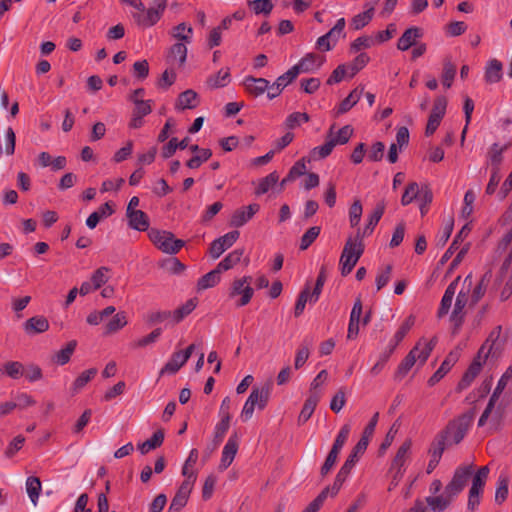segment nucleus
I'll list each match as a JSON object with an SVG mask.
<instances>
[{
    "label": "nucleus",
    "instance_id": "obj_25",
    "mask_svg": "<svg viewBox=\"0 0 512 512\" xmlns=\"http://www.w3.org/2000/svg\"><path fill=\"white\" fill-rule=\"evenodd\" d=\"M411 448V442L405 441L398 449L393 461L392 469L396 470L395 478L401 477L403 474L402 468L404 467L406 460L408 459L409 450Z\"/></svg>",
    "mask_w": 512,
    "mask_h": 512
},
{
    "label": "nucleus",
    "instance_id": "obj_7",
    "mask_svg": "<svg viewBox=\"0 0 512 512\" xmlns=\"http://www.w3.org/2000/svg\"><path fill=\"white\" fill-rule=\"evenodd\" d=\"M250 280V277L244 276L232 282L228 296L230 299H235L239 296V299L235 302L236 307L245 306L251 301L254 289L250 286Z\"/></svg>",
    "mask_w": 512,
    "mask_h": 512
},
{
    "label": "nucleus",
    "instance_id": "obj_61",
    "mask_svg": "<svg viewBox=\"0 0 512 512\" xmlns=\"http://www.w3.org/2000/svg\"><path fill=\"white\" fill-rule=\"evenodd\" d=\"M508 496V479L507 477L500 476L497 483L495 492V501L502 503L507 499Z\"/></svg>",
    "mask_w": 512,
    "mask_h": 512
},
{
    "label": "nucleus",
    "instance_id": "obj_13",
    "mask_svg": "<svg viewBox=\"0 0 512 512\" xmlns=\"http://www.w3.org/2000/svg\"><path fill=\"white\" fill-rule=\"evenodd\" d=\"M297 78L296 68H290L287 72L280 75L273 84L269 83V92L267 97L272 100L276 98L282 90Z\"/></svg>",
    "mask_w": 512,
    "mask_h": 512
},
{
    "label": "nucleus",
    "instance_id": "obj_58",
    "mask_svg": "<svg viewBox=\"0 0 512 512\" xmlns=\"http://www.w3.org/2000/svg\"><path fill=\"white\" fill-rule=\"evenodd\" d=\"M212 155L210 149L199 150V153L187 161V166L191 169H196L206 162Z\"/></svg>",
    "mask_w": 512,
    "mask_h": 512
},
{
    "label": "nucleus",
    "instance_id": "obj_28",
    "mask_svg": "<svg viewBox=\"0 0 512 512\" xmlns=\"http://www.w3.org/2000/svg\"><path fill=\"white\" fill-rule=\"evenodd\" d=\"M378 418H379V413L376 412L373 415V417L371 418V420L368 423V425L365 427V429L363 431V434H362V437L360 438V440L356 444V450L357 451H365L367 449L369 441H370L371 437L374 434V431H375V428H376V425H377V422H378Z\"/></svg>",
    "mask_w": 512,
    "mask_h": 512
},
{
    "label": "nucleus",
    "instance_id": "obj_55",
    "mask_svg": "<svg viewBox=\"0 0 512 512\" xmlns=\"http://www.w3.org/2000/svg\"><path fill=\"white\" fill-rule=\"evenodd\" d=\"M197 306V302L195 299L188 300L185 304H183L181 307L177 308L173 312V317L175 322H180L184 317L189 315Z\"/></svg>",
    "mask_w": 512,
    "mask_h": 512
},
{
    "label": "nucleus",
    "instance_id": "obj_8",
    "mask_svg": "<svg viewBox=\"0 0 512 512\" xmlns=\"http://www.w3.org/2000/svg\"><path fill=\"white\" fill-rule=\"evenodd\" d=\"M165 8L166 0H155L144 13L135 15L136 21L142 26L151 27L160 20Z\"/></svg>",
    "mask_w": 512,
    "mask_h": 512
},
{
    "label": "nucleus",
    "instance_id": "obj_37",
    "mask_svg": "<svg viewBox=\"0 0 512 512\" xmlns=\"http://www.w3.org/2000/svg\"><path fill=\"white\" fill-rule=\"evenodd\" d=\"M26 492L34 506L37 505L41 492V482L38 477L30 476L26 480Z\"/></svg>",
    "mask_w": 512,
    "mask_h": 512
},
{
    "label": "nucleus",
    "instance_id": "obj_60",
    "mask_svg": "<svg viewBox=\"0 0 512 512\" xmlns=\"http://www.w3.org/2000/svg\"><path fill=\"white\" fill-rule=\"evenodd\" d=\"M351 432V426L350 424H345L340 429L339 433L336 436V439L334 441V444L331 449L340 452L344 444L346 443L349 434Z\"/></svg>",
    "mask_w": 512,
    "mask_h": 512
},
{
    "label": "nucleus",
    "instance_id": "obj_1",
    "mask_svg": "<svg viewBox=\"0 0 512 512\" xmlns=\"http://www.w3.org/2000/svg\"><path fill=\"white\" fill-rule=\"evenodd\" d=\"M435 344L436 338H433L430 341H427L424 338L420 339L415 347L408 353V355L399 365L396 374L397 377L405 376L417 361H419L420 365H423L428 359Z\"/></svg>",
    "mask_w": 512,
    "mask_h": 512
},
{
    "label": "nucleus",
    "instance_id": "obj_52",
    "mask_svg": "<svg viewBox=\"0 0 512 512\" xmlns=\"http://www.w3.org/2000/svg\"><path fill=\"white\" fill-rule=\"evenodd\" d=\"M76 341H70L65 348L61 349L60 351H58L56 354H55V361L59 364V365H64L66 364L69 360H70V357L71 355L73 354L75 348H76Z\"/></svg>",
    "mask_w": 512,
    "mask_h": 512
},
{
    "label": "nucleus",
    "instance_id": "obj_9",
    "mask_svg": "<svg viewBox=\"0 0 512 512\" xmlns=\"http://www.w3.org/2000/svg\"><path fill=\"white\" fill-rule=\"evenodd\" d=\"M365 451H357L356 446L353 448L351 454L348 456L347 460L337 473L334 483L332 485V495L335 496L341 489L343 483L345 482L347 476L351 472L355 463L358 461L359 456L362 455Z\"/></svg>",
    "mask_w": 512,
    "mask_h": 512
},
{
    "label": "nucleus",
    "instance_id": "obj_12",
    "mask_svg": "<svg viewBox=\"0 0 512 512\" xmlns=\"http://www.w3.org/2000/svg\"><path fill=\"white\" fill-rule=\"evenodd\" d=\"M239 238L238 231H231L227 234L217 238L210 245V255L213 259H217L224 253L227 249H229Z\"/></svg>",
    "mask_w": 512,
    "mask_h": 512
},
{
    "label": "nucleus",
    "instance_id": "obj_11",
    "mask_svg": "<svg viewBox=\"0 0 512 512\" xmlns=\"http://www.w3.org/2000/svg\"><path fill=\"white\" fill-rule=\"evenodd\" d=\"M473 466L463 465L455 470L454 476L450 483L445 487L448 493L457 496L466 486L469 478L472 475Z\"/></svg>",
    "mask_w": 512,
    "mask_h": 512
},
{
    "label": "nucleus",
    "instance_id": "obj_22",
    "mask_svg": "<svg viewBox=\"0 0 512 512\" xmlns=\"http://www.w3.org/2000/svg\"><path fill=\"white\" fill-rule=\"evenodd\" d=\"M495 403H496V393H493L489 399V402H488L485 410L483 411L482 415L479 418V421H478L479 427L484 426L487 423V420L490 418L489 429L490 430L497 429V425H498V421H499V414L498 413L492 414Z\"/></svg>",
    "mask_w": 512,
    "mask_h": 512
},
{
    "label": "nucleus",
    "instance_id": "obj_50",
    "mask_svg": "<svg viewBox=\"0 0 512 512\" xmlns=\"http://www.w3.org/2000/svg\"><path fill=\"white\" fill-rule=\"evenodd\" d=\"M169 57L173 61L177 60L179 62V65H183L187 57L186 45L182 42L175 43L170 49Z\"/></svg>",
    "mask_w": 512,
    "mask_h": 512
},
{
    "label": "nucleus",
    "instance_id": "obj_30",
    "mask_svg": "<svg viewBox=\"0 0 512 512\" xmlns=\"http://www.w3.org/2000/svg\"><path fill=\"white\" fill-rule=\"evenodd\" d=\"M502 63L497 59L488 61L485 69V80L488 83H497L502 79Z\"/></svg>",
    "mask_w": 512,
    "mask_h": 512
},
{
    "label": "nucleus",
    "instance_id": "obj_17",
    "mask_svg": "<svg viewBox=\"0 0 512 512\" xmlns=\"http://www.w3.org/2000/svg\"><path fill=\"white\" fill-rule=\"evenodd\" d=\"M445 450V437L441 435L435 439L430 448V460L427 466V473L430 474L434 471L440 462L442 454Z\"/></svg>",
    "mask_w": 512,
    "mask_h": 512
},
{
    "label": "nucleus",
    "instance_id": "obj_33",
    "mask_svg": "<svg viewBox=\"0 0 512 512\" xmlns=\"http://www.w3.org/2000/svg\"><path fill=\"white\" fill-rule=\"evenodd\" d=\"M129 224L133 229L145 231L149 227V219L146 213L141 210L127 214Z\"/></svg>",
    "mask_w": 512,
    "mask_h": 512
},
{
    "label": "nucleus",
    "instance_id": "obj_38",
    "mask_svg": "<svg viewBox=\"0 0 512 512\" xmlns=\"http://www.w3.org/2000/svg\"><path fill=\"white\" fill-rule=\"evenodd\" d=\"M489 475L488 466H482L474 475L472 485L469 491L482 493L484 485Z\"/></svg>",
    "mask_w": 512,
    "mask_h": 512
},
{
    "label": "nucleus",
    "instance_id": "obj_36",
    "mask_svg": "<svg viewBox=\"0 0 512 512\" xmlns=\"http://www.w3.org/2000/svg\"><path fill=\"white\" fill-rule=\"evenodd\" d=\"M164 440V432L162 430L156 431L153 436L138 445V449L142 454H146L149 451L162 445Z\"/></svg>",
    "mask_w": 512,
    "mask_h": 512
},
{
    "label": "nucleus",
    "instance_id": "obj_48",
    "mask_svg": "<svg viewBox=\"0 0 512 512\" xmlns=\"http://www.w3.org/2000/svg\"><path fill=\"white\" fill-rule=\"evenodd\" d=\"M193 29L185 23L177 25L172 32V36L185 43H190L192 39Z\"/></svg>",
    "mask_w": 512,
    "mask_h": 512
},
{
    "label": "nucleus",
    "instance_id": "obj_27",
    "mask_svg": "<svg viewBox=\"0 0 512 512\" xmlns=\"http://www.w3.org/2000/svg\"><path fill=\"white\" fill-rule=\"evenodd\" d=\"M320 400V395L317 392H312L309 397L306 399L303 408L299 414L298 422L300 424L307 422L312 416L318 402Z\"/></svg>",
    "mask_w": 512,
    "mask_h": 512
},
{
    "label": "nucleus",
    "instance_id": "obj_21",
    "mask_svg": "<svg viewBox=\"0 0 512 512\" xmlns=\"http://www.w3.org/2000/svg\"><path fill=\"white\" fill-rule=\"evenodd\" d=\"M270 393L271 384L269 382L265 383L261 387L254 386L248 397V400H252V403L255 406H257L259 409H263L268 402Z\"/></svg>",
    "mask_w": 512,
    "mask_h": 512
},
{
    "label": "nucleus",
    "instance_id": "obj_41",
    "mask_svg": "<svg viewBox=\"0 0 512 512\" xmlns=\"http://www.w3.org/2000/svg\"><path fill=\"white\" fill-rule=\"evenodd\" d=\"M489 281H490V276L487 273L484 274L472 291L471 305H475L476 303H478L481 300V298L486 293Z\"/></svg>",
    "mask_w": 512,
    "mask_h": 512
},
{
    "label": "nucleus",
    "instance_id": "obj_49",
    "mask_svg": "<svg viewBox=\"0 0 512 512\" xmlns=\"http://www.w3.org/2000/svg\"><path fill=\"white\" fill-rule=\"evenodd\" d=\"M499 249L507 251L508 253L503 263V269H508L512 263V228L500 242Z\"/></svg>",
    "mask_w": 512,
    "mask_h": 512
},
{
    "label": "nucleus",
    "instance_id": "obj_56",
    "mask_svg": "<svg viewBox=\"0 0 512 512\" xmlns=\"http://www.w3.org/2000/svg\"><path fill=\"white\" fill-rule=\"evenodd\" d=\"M319 234H320V227L313 226V227L309 228L301 237L300 249L306 250L315 241V239L319 236Z\"/></svg>",
    "mask_w": 512,
    "mask_h": 512
},
{
    "label": "nucleus",
    "instance_id": "obj_34",
    "mask_svg": "<svg viewBox=\"0 0 512 512\" xmlns=\"http://www.w3.org/2000/svg\"><path fill=\"white\" fill-rule=\"evenodd\" d=\"M363 88H355L350 92V94L340 103L338 107V113L343 114L349 111L357 102L360 100L363 95Z\"/></svg>",
    "mask_w": 512,
    "mask_h": 512
},
{
    "label": "nucleus",
    "instance_id": "obj_5",
    "mask_svg": "<svg viewBox=\"0 0 512 512\" xmlns=\"http://www.w3.org/2000/svg\"><path fill=\"white\" fill-rule=\"evenodd\" d=\"M149 237L158 249L167 254H176L184 246V241L175 239L168 231L151 230Z\"/></svg>",
    "mask_w": 512,
    "mask_h": 512
},
{
    "label": "nucleus",
    "instance_id": "obj_47",
    "mask_svg": "<svg viewBox=\"0 0 512 512\" xmlns=\"http://www.w3.org/2000/svg\"><path fill=\"white\" fill-rule=\"evenodd\" d=\"M279 180L277 172H272L266 177L262 178L259 182L256 194L261 195L267 193Z\"/></svg>",
    "mask_w": 512,
    "mask_h": 512
},
{
    "label": "nucleus",
    "instance_id": "obj_16",
    "mask_svg": "<svg viewBox=\"0 0 512 512\" xmlns=\"http://www.w3.org/2000/svg\"><path fill=\"white\" fill-rule=\"evenodd\" d=\"M323 62V57H319L314 53H308L292 68H296L298 76L300 73L312 72L319 69Z\"/></svg>",
    "mask_w": 512,
    "mask_h": 512
},
{
    "label": "nucleus",
    "instance_id": "obj_64",
    "mask_svg": "<svg viewBox=\"0 0 512 512\" xmlns=\"http://www.w3.org/2000/svg\"><path fill=\"white\" fill-rule=\"evenodd\" d=\"M6 374L12 379H18L24 374V366L17 361H10L4 365Z\"/></svg>",
    "mask_w": 512,
    "mask_h": 512
},
{
    "label": "nucleus",
    "instance_id": "obj_54",
    "mask_svg": "<svg viewBox=\"0 0 512 512\" xmlns=\"http://www.w3.org/2000/svg\"><path fill=\"white\" fill-rule=\"evenodd\" d=\"M97 372L96 368H90L82 372L73 383L74 392L81 390L97 374Z\"/></svg>",
    "mask_w": 512,
    "mask_h": 512
},
{
    "label": "nucleus",
    "instance_id": "obj_18",
    "mask_svg": "<svg viewBox=\"0 0 512 512\" xmlns=\"http://www.w3.org/2000/svg\"><path fill=\"white\" fill-rule=\"evenodd\" d=\"M454 495L448 493L447 489L438 496H428L425 501L433 512H442L446 510L454 499Z\"/></svg>",
    "mask_w": 512,
    "mask_h": 512
},
{
    "label": "nucleus",
    "instance_id": "obj_42",
    "mask_svg": "<svg viewBox=\"0 0 512 512\" xmlns=\"http://www.w3.org/2000/svg\"><path fill=\"white\" fill-rule=\"evenodd\" d=\"M373 15H374V7H373V5H370L366 11L359 13L353 17V19L351 21L352 27L355 30H359V29L363 28L371 21V19L373 18Z\"/></svg>",
    "mask_w": 512,
    "mask_h": 512
},
{
    "label": "nucleus",
    "instance_id": "obj_31",
    "mask_svg": "<svg viewBox=\"0 0 512 512\" xmlns=\"http://www.w3.org/2000/svg\"><path fill=\"white\" fill-rule=\"evenodd\" d=\"M187 361L182 356V351L174 352L170 360L160 370L159 376L164 374H175Z\"/></svg>",
    "mask_w": 512,
    "mask_h": 512
},
{
    "label": "nucleus",
    "instance_id": "obj_19",
    "mask_svg": "<svg viewBox=\"0 0 512 512\" xmlns=\"http://www.w3.org/2000/svg\"><path fill=\"white\" fill-rule=\"evenodd\" d=\"M243 85L247 92L254 96H260L265 91L269 92V81L265 78H255L253 76H247L243 80Z\"/></svg>",
    "mask_w": 512,
    "mask_h": 512
},
{
    "label": "nucleus",
    "instance_id": "obj_59",
    "mask_svg": "<svg viewBox=\"0 0 512 512\" xmlns=\"http://www.w3.org/2000/svg\"><path fill=\"white\" fill-rule=\"evenodd\" d=\"M197 459H198V451H197V449H192L182 467L183 476H196V473L193 468L197 462Z\"/></svg>",
    "mask_w": 512,
    "mask_h": 512
},
{
    "label": "nucleus",
    "instance_id": "obj_43",
    "mask_svg": "<svg viewBox=\"0 0 512 512\" xmlns=\"http://www.w3.org/2000/svg\"><path fill=\"white\" fill-rule=\"evenodd\" d=\"M384 210H385V206L383 203H379L376 206L374 212L369 217L368 224L364 228L363 236L370 235L373 232L375 226L380 221V219L384 213Z\"/></svg>",
    "mask_w": 512,
    "mask_h": 512
},
{
    "label": "nucleus",
    "instance_id": "obj_45",
    "mask_svg": "<svg viewBox=\"0 0 512 512\" xmlns=\"http://www.w3.org/2000/svg\"><path fill=\"white\" fill-rule=\"evenodd\" d=\"M421 193H422V188L419 187L418 183H416V182L409 183L402 195V198H401L402 205L406 206V205L410 204L414 199H416L418 197L420 198Z\"/></svg>",
    "mask_w": 512,
    "mask_h": 512
},
{
    "label": "nucleus",
    "instance_id": "obj_29",
    "mask_svg": "<svg viewBox=\"0 0 512 512\" xmlns=\"http://www.w3.org/2000/svg\"><path fill=\"white\" fill-rule=\"evenodd\" d=\"M199 104L198 95L195 91L188 89L182 92L176 102V108L180 110L193 109Z\"/></svg>",
    "mask_w": 512,
    "mask_h": 512
},
{
    "label": "nucleus",
    "instance_id": "obj_24",
    "mask_svg": "<svg viewBox=\"0 0 512 512\" xmlns=\"http://www.w3.org/2000/svg\"><path fill=\"white\" fill-rule=\"evenodd\" d=\"M459 279L460 278L457 277L446 288V290L444 292V295H443V297L441 299V302H440V307H439L438 312H437V316L439 318H442L443 316L448 314V312H449V310L451 308V305H452V301H453V298H454V295H455V292H456V289H457V285H458Z\"/></svg>",
    "mask_w": 512,
    "mask_h": 512
},
{
    "label": "nucleus",
    "instance_id": "obj_4",
    "mask_svg": "<svg viewBox=\"0 0 512 512\" xmlns=\"http://www.w3.org/2000/svg\"><path fill=\"white\" fill-rule=\"evenodd\" d=\"M472 284V276H466L463 282V287L456 297L454 308L450 316V321L453 323L455 329H458L464 320V316L466 314L465 307L468 303V294L470 292Z\"/></svg>",
    "mask_w": 512,
    "mask_h": 512
},
{
    "label": "nucleus",
    "instance_id": "obj_51",
    "mask_svg": "<svg viewBox=\"0 0 512 512\" xmlns=\"http://www.w3.org/2000/svg\"><path fill=\"white\" fill-rule=\"evenodd\" d=\"M127 325V319L124 312H119L106 325V333H114Z\"/></svg>",
    "mask_w": 512,
    "mask_h": 512
},
{
    "label": "nucleus",
    "instance_id": "obj_14",
    "mask_svg": "<svg viewBox=\"0 0 512 512\" xmlns=\"http://www.w3.org/2000/svg\"><path fill=\"white\" fill-rule=\"evenodd\" d=\"M239 448V437L237 433H233L227 440L223 450L220 462V469H227L233 462Z\"/></svg>",
    "mask_w": 512,
    "mask_h": 512
},
{
    "label": "nucleus",
    "instance_id": "obj_32",
    "mask_svg": "<svg viewBox=\"0 0 512 512\" xmlns=\"http://www.w3.org/2000/svg\"><path fill=\"white\" fill-rule=\"evenodd\" d=\"M312 339L305 338L299 348L296 351L294 367L300 369L306 363L310 355V349L312 347Z\"/></svg>",
    "mask_w": 512,
    "mask_h": 512
},
{
    "label": "nucleus",
    "instance_id": "obj_23",
    "mask_svg": "<svg viewBox=\"0 0 512 512\" xmlns=\"http://www.w3.org/2000/svg\"><path fill=\"white\" fill-rule=\"evenodd\" d=\"M459 358V352L452 351L447 358L443 361L441 366L438 368V370L429 378L428 384L430 386L435 385L437 382H439L446 373L452 368V366L457 362Z\"/></svg>",
    "mask_w": 512,
    "mask_h": 512
},
{
    "label": "nucleus",
    "instance_id": "obj_40",
    "mask_svg": "<svg viewBox=\"0 0 512 512\" xmlns=\"http://www.w3.org/2000/svg\"><path fill=\"white\" fill-rule=\"evenodd\" d=\"M49 323L44 317H32L27 320L25 329L28 333H42L48 330Z\"/></svg>",
    "mask_w": 512,
    "mask_h": 512
},
{
    "label": "nucleus",
    "instance_id": "obj_26",
    "mask_svg": "<svg viewBox=\"0 0 512 512\" xmlns=\"http://www.w3.org/2000/svg\"><path fill=\"white\" fill-rule=\"evenodd\" d=\"M420 37H422L421 29L418 27H411L399 38L397 48L401 51H406L415 45L416 40Z\"/></svg>",
    "mask_w": 512,
    "mask_h": 512
},
{
    "label": "nucleus",
    "instance_id": "obj_15",
    "mask_svg": "<svg viewBox=\"0 0 512 512\" xmlns=\"http://www.w3.org/2000/svg\"><path fill=\"white\" fill-rule=\"evenodd\" d=\"M484 351V346L479 351L478 356L473 360L465 374L463 375L462 379L460 380L458 384V388L460 390L466 389L472 381L475 379V377L479 374L482 363L485 361V358L487 357V354L482 359L481 353Z\"/></svg>",
    "mask_w": 512,
    "mask_h": 512
},
{
    "label": "nucleus",
    "instance_id": "obj_39",
    "mask_svg": "<svg viewBox=\"0 0 512 512\" xmlns=\"http://www.w3.org/2000/svg\"><path fill=\"white\" fill-rule=\"evenodd\" d=\"M230 425L225 423H217L214 429V437L210 444L207 446L209 452L215 451L220 443L223 441L225 434L227 433Z\"/></svg>",
    "mask_w": 512,
    "mask_h": 512
},
{
    "label": "nucleus",
    "instance_id": "obj_35",
    "mask_svg": "<svg viewBox=\"0 0 512 512\" xmlns=\"http://www.w3.org/2000/svg\"><path fill=\"white\" fill-rule=\"evenodd\" d=\"M244 251L242 249H236L229 253L219 264L217 265L218 271H227L238 264L243 256Z\"/></svg>",
    "mask_w": 512,
    "mask_h": 512
},
{
    "label": "nucleus",
    "instance_id": "obj_44",
    "mask_svg": "<svg viewBox=\"0 0 512 512\" xmlns=\"http://www.w3.org/2000/svg\"><path fill=\"white\" fill-rule=\"evenodd\" d=\"M230 82V72L228 69H221L216 75L210 76L207 84L211 88L224 87Z\"/></svg>",
    "mask_w": 512,
    "mask_h": 512
},
{
    "label": "nucleus",
    "instance_id": "obj_3",
    "mask_svg": "<svg viewBox=\"0 0 512 512\" xmlns=\"http://www.w3.org/2000/svg\"><path fill=\"white\" fill-rule=\"evenodd\" d=\"M363 250V244L359 237L347 241L340 257L341 273L343 276L348 275L352 271Z\"/></svg>",
    "mask_w": 512,
    "mask_h": 512
},
{
    "label": "nucleus",
    "instance_id": "obj_53",
    "mask_svg": "<svg viewBox=\"0 0 512 512\" xmlns=\"http://www.w3.org/2000/svg\"><path fill=\"white\" fill-rule=\"evenodd\" d=\"M109 268L108 267H100L98 268L91 276V281L93 283V289H99L103 286L109 279Z\"/></svg>",
    "mask_w": 512,
    "mask_h": 512
},
{
    "label": "nucleus",
    "instance_id": "obj_57",
    "mask_svg": "<svg viewBox=\"0 0 512 512\" xmlns=\"http://www.w3.org/2000/svg\"><path fill=\"white\" fill-rule=\"evenodd\" d=\"M309 121V116L306 113L294 112L290 114L285 120V126L289 129H294L302 123Z\"/></svg>",
    "mask_w": 512,
    "mask_h": 512
},
{
    "label": "nucleus",
    "instance_id": "obj_6",
    "mask_svg": "<svg viewBox=\"0 0 512 512\" xmlns=\"http://www.w3.org/2000/svg\"><path fill=\"white\" fill-rule=\"evenodd\" d=\"M475 417V411L470 410L449 424L446 430V438L458 444L466 435Z\"/></svg>",
    "mask_w": 512,
    "mask_h": 512
},
{
    "label": "nucleus",
    "instance_id": "obj_63",
    "mask_svg": "<svg viewBox=\"0 0 512 512\" xmlns=\"http://www.w3.org/2000/svg\"><path fill=\"white\" fill-rule=\"evenodd\" d=\"M362 204L359 200H355L349 209V221L352 227L359 224L362 216Z\"/></svg>",
    "mask_w": 512,
    "mask_h": 512
},
{
    "label": "nucleus",
    "instance_id": "obj_46",
    "mask_svg": "<svg viewBox=\"0 0 512 512\" xmlns=\"http://www.w3.org/2000/svg\"><path fill=\"white\" fill-rule=\"evenodd\" d=\"M220 271L214 269L209 273L205 274L198 280V289L204 290L207 288L214 287L220 281Z\"/></svg>",
    "mask_w": 512,
    "mask_h": 512
},
{
    "label": "nucleus",
    "instance_id": "obj_20",
    "mask_svg": "<svg viewBox=\"0 0 512 512\" xmlns=\"http://www.w3.org/2000/svg\"><path fill=\"white\" fill-rule=\"evenodd\" d=\"M259 208L258 204H250L247 207L236 210L231 218V225L242 227L259 211Z\"/></svg>",
    "mask_w": 512,
    "mask_h": 512
},
{
    "label": "nucleus",
    "instance_id": "obj_10",
    "mask_svg": "<svg viewBox=\"0 0 512 512\" xmlns=\"http://www.w3.org/2000/svg\"><path fill=\"white\" fill-rule=\"evenodd\" d=\"M447 107V100L443 96H438L435 101L432 108V111L430 113L427 126H426V135L430 136L432 135L437 128L439 127L442 118L445 115Z\"/></svg>",
    "mask_w": 512,
    "mask_h": 512
},
{
    "label": "nucleus",
    "instance_id": "obj_2",
    "mask_svg": "<svg viewBox=\"0 0 512 512\" xmlns=\"http://www.w3.org/2000/svg\"><path fill=\"white\" fill-rule=\"evenodd\" d=\"M415 318L414 316H409L404 323L401 325L399 330L395 333L393 339L388 344L387 348L380 354L379 360L376 364L371 368V374L378 375L383 369L385 363L388 361L389 357L392 355L398 344L404 339L406 334L414 325Z\"/></svg>",
    "mask_w": 512,
    "mask_h": 512
},
{
    "label": "nucleus",
    "instance_id": "obj_62",
    "mask_svg": "<svg viewBox=\"0 0 512 512\" xmlns=\"http://www.w3.org/2000/svg\"><path fill=\"white\" fill-rule=\"evenodd\" d=\"M456 74V67L450 61H446L443 67L442 83L446 88H450Z\"/></svg>",
    "mask_w": 512,
    "mask_h": 512
}]
</instances>
